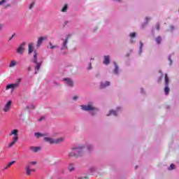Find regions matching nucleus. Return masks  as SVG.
<instances>
[{
	"label": "nucleus",
	"instance_id": "09e8293b",
	"mask_svg": "<svg viewBox=\"0 0 179 179\" xmlns=\"http://www.w3.org/2000/svg\"><path fill=\"white\" fill-rule=\"evenodd\" d=\"M43 119H44V117H41V118L39 119V121H43Z\"/></svg>",
	"mask_w": 179,
	"mask_h": 179
},
{
	"label": "nucleus",
	"instance_id": "e433bc0d",
	"mask_svg": "<svg viewBox=\"0 0 179 179\" xmlns=\"http://www.w3.org/2000/svg\"><path fill=\"white\" fill-rule=\"evenodd\" d=\"M34 8V2H32L29 7V9H33Z\"/></svg>",
	"mask_w": 179,
	"mask_h": 179
},
{
	"label": "nucleus",
	"instance_id": "ea45409f",
	"mask_svg": "<svg viewBox=\"0 0 179 179\" xmlns=\"http://www.w3.org/2000/svg\"><path fill=\"white\" fill-rule=\"evenodd\" d=\"M88 71L92 70V62L89 63V66L87 68Z\"/></svg>",
	"mask_w": 179,
	"mask_h": 179
},
{
	"label": "nucleus",
	"instance_id": "b1692460",
	"mask_svg": "<svg viewBox=\"0 0 179 179\" xmlns=\"http://www.w3.org/2000/svg\"><path fill=\"white\" fill-rule=\"evenodd\" d=\"M162 36H158L155 38L157 44H160V43H162Z\"/></svg>",
	"mask_w": 179,
	"mask_h": 179
},
{
	"label": "nucleus",
	"instance_id": "4468645a",
	"mask_svg": "<svg viewBox=\"0 0 179 179\" xmlns=\"http://www.w3.org/2000/svg\"><path fill=\"white\" fill-rule=\"evenodd\" d=\"M34 51H36V50H34V43H29L28 45V54L30 55L33 52L34 54Z\"/></svg>",
	"mask_w": 179,
	"mask_h": 179
},
{
	"label": "nucleus",
	"instance_id": "473e14b6",
	"mask_svg": "<svg viewBox=\"0 0 179 179\" xmlns=\"http://www.w3.org/2000/svg\"><path fill=\"white\" fill-rule=\"evenodd\" d=\"M129 36H130V37H131V38H135V37H136V33L132 32V33L130 34Z\"/></svg>",
	"mask_w": 179,
	"mask_h": 179
},
{
	"label": "nucleus",
	"instance_id": "412c9836",
	"mask_svg": "<svg viewBox=\"0 0 179 179\" xmlns=\"http://www.w3.org/2000/svg\"><path fill=\"white\" fill-rule=\"evenodd\" d=\"M18 133H19V130L13 129L11 131V132L10 134V136H12V135H14V136H17Z\"/></svg>",
	"mask_w": 179,
	"mask_h": 179
},
{
	"label": "nucleus",
	"instance_id": "f257e3e1",
	"mask_svg": "<svg viewBox=\"0 0 179 179\" xmlns=\"http://www.w3.org/2000/svg\"><path fill=\"white\" fill-rule=\"evenodd\" d=\"M83 152H85V145H80L73 147L71 149V152L69 153V157H79V156L83 155Z\"/></svg>",
	"mask_w": 179,
	"mask_h": 179
},
{
	"label": "nucleus",
	"instance_id": "4be33fe9",
	"mask_svg": "<svg viewBox=\"0 0 179 179\" xmlns=\"http://www.w3.org/2000/svg\"><path fill=\"white\" fill-rule=\"evenodd\" d=\"M68 169L69 171H73L75 170V165L73 164H69Z\"/></svg>",
	"mask_w": 179,
	"mask_h": 179
},
{
	"label": "nucleus",
	"instance_id": "5fc2aeb1",
	"mask_svg": "<svg viewBox=\"0 0 179 179\" xmlns=\"http://www.w3.org/2000/svg\"><path fill=\"white\" fill-rule=\"evenodd\" d=\"M135 169H138V166H136Z\"/></svg>",
	"mask_w": 179,
	"mask_h": 179
},
{
	"label": "nucleus",
	"instance_id": "a211bd4d",
	"mask_svg": "<svg viewBox=\"0 0 179 179\" xmlns=\"http://www.w3.org/2000/svg\"><path fill=\"white\" fill-rule=\"evenodd\" d=\"M104 65H108L110 64V55L103 56Z\"/></svg>",
	"mask_w": 179,
	"mask_h": 179
},
{
	"label": "nucleus",
	"instance_id": "2f4dec72",
	"mask_svg": "<svg viewBox=\"0 0 179 179\" xmlns=\"http://www.w3.org/2000/svg\"><path fill=\"white\" fill-rule=\"evenodd\" d=\"M89 170L90 171V173H94V171H96V167L91 166V167H90Z\"/></svg>",
	"mask_w": 179,
	"mask_h": 179
},
{
	"label": "nucleus",
	"instance_id": "0eeeda50",
	"mask_svg": "<svg viewBox=\"0 0 179 179\" xmlns=\"http://www.w3.org/2000/svg\"><path fill=\"white\" fill-rule=\"evenodd\" d=\"M170 80L169 79V76L165 74V88H164V93L167 96L170 92V88L169 87V83Z\"/></svg>",
	"mask_w": 179,
	"mask_h": 179
},
{
	"label": "nucleus",
	"instance_id": "4d7b16f0",
	"mask_svg": "<svg viewBox=\"0 0 179 179\" xmlns=\"http://www.w3.org/2000/svg\"><path fill=\"white\" fill-rule=\"evenodd\" d=\"M58 179H62V178H58Z\"/></svg>",
	"mask_w": 179,
	"mask_h": 179
},
{
	"label": "nucleus",
	"instance_id": "7ed1b4c3",
	"mask_svg": "<svg viewBox=\"0 0 179 179\" xmlns=\"http://www.w3.org/2000/svg\"><path fill=\"white\" fill-rule=\"evenodd\" d=\"M72 36V34H68L66 36V38L64 39V38H62L61 40L62 41V45H61V51L62 54H66L68 52V43H69V39Z\"/></svg>",
	"mask_w": 179,
	"mask_h": 179
},
{
	"label": "nucleus",
	"instance_id": "f8f14e48",
	"mask_svg": "<svg viewBox=\"0 0 179 179\" xmlns=\"http://www.w3.org/2000/svg\"><path fill=\"white\" fill-rule=\"evenodd\" d=\"M110 83L109 81H101L100 83L101 89H106L108 86H110Z\"/></svg>",
	"mask_w": 179,
	"mask_h": 179
},
{
	"label": "nucleus",
	"instance_id": "58836bf2",
	"mask_svg": "<svg viewBox=\"0 0 179 179\" xmlns=\"http://www.w3.org/2000/svg\"><path fill=\"white\" fill-rule=\"evenodd\" d=\"M156 29L157 30H160V24H159V23L156 24Z\"/></svg>",
	"mask_w": 179,
	"mask_h": 179
},
{
	"label": "nucleus",
	"instance_id": "de8ad7c7",
	"mask_svg": "<svg viewBox=\"0 0 179 179\" xmlns=\"http://www.w3.org/2000/svg\"><path fill=\"white\" fill-rule=\"evenodd\" d=\"M171 30H174V26H171Z\"/></svg>",
	"mask_w": 179,
	"mask_h": 179
},
{
	"label": "nucleus",
	"instance_id": "7c9ffc66",
	"mask_svg": "<svg viewBox=\"0 0 179 179\" xmlns=\"http://www.w3.org/2000/svg\"><path fill=\"white\" fill-rule=\"evenodd\" d=\"M168 61H169V65H172L173 64V59H171V55H169L168 57Z\"/></svg>",
	"mask_w": 179,
	"mask_h": 179
},
{
	"label": "nucleus",
	"instance_id": "393cba45",
	"mask_svg": "<svg viewBox=\"0 0 179 179\" xmlns=\"http://www.w3.org/2000/svg\"><path fill=\"white\" fill-rule=\"evenodd\" d=\"M34 136H36V138H38L41 136H44V134H41V133L36 132L34 134Z\"/></svg>",
	"mask_w": 179,
	"mask_h": 179
},
{
	"label": "nucleus",
	"instance_id": "dca6fc26",
	"mask_svg": "<svg viewBox=\"0 0 179 179\" xmlns=\"http://www.w3.org/2000/svg\"><path fill=\"white\" fill-rule=\"evenodd\" d=\"M29 150L34 152V153H37V152H40L41 150V147L31 146L29 148Z\"/></svg>",
	"mask_w": 179,
	"mask_h": 179
},
{
	"label": "nucleus",
	"instance_id": "6ab92c4d",
	"mask_svg": "<svg viewBox=\"0 0 179 179\" xmlns=\"http://www.w3.org/2000/svg\"><path fill=\"white\" fill-rule=\"evenodd\" d=\"M16 163L15 161H12L10 162H9L8 164H7V165L6 166V167H4L3 169V171H5V170H8V169H9V167H12V166H13V164Z\"/></svg>",
	"mask_w": 179,
	"mask_h": 179
},
{
	"label": "nucleus",
	"instance_id": "c03bdc74",
	"mask_svg": "<svg viewBox=\"0 0 179 179\" xmlns=\"http://www.w3.org/2000/svg\"><path fill=\"white\" fill-rule=\"evenodd\" d=\"M2 27H3V24H0V30H2Z\"/></svg>",
	"mask_w": 179,
	"mask_h": 179
},
{
	"label": "nucleus",
	"instance_id": "bb28decb",
	"mask_svg": "<svg viewBox=\"0 0 179 179\" xmlns=\"http://www.w3.org/2000/svg\"><path fill=\"white\" fill-rule=\"evenodd\" d=\"M16 65V62H15V60H12L10 63V68H13V66H15Z\"/></svg>",
	"mask_w": 179,
	"mask_h": 179
},
{
	"label": "nucleus",
	"instance_id": "f3484780",
	"mask_svg": "<svg viewBox=\"0 0 179 179\" xmlns=\"http://www.w3.org/2000/svg\"><path fill=\"white\" fill-rule=\"evenodd\" d=\"M115 69L113 70V73L115 75H120V68L118 67V65H117L116 62H114Z\"/></svg>",
	"mask_w": 179,
	"mask_h": 179
},
{
	"label": "nucleus",
	"instance_id": "ddd939ff",
	"mask_svg": "<svg viewBox=\"0 0 179 179\" xmlns=\"http://www.w3.org/2000/svg\"><path fill=\"white\" fill-rule=\"evenodd\" d=\"M17 52L18 54H23L24 52V43H22L17 49Z\"/></svg>",
	"mask_w": 179,
	"mask_h": 179
},
{
	"label": "nucleus",
	"instance_id": "c85d7f7f",
	"mask_svg": "<svg viewBox=\"0 0 179 179\" xmlns=\"http://www.w3.org/2000/svg\"><path fill=\"white\" fill-rule=\"evenodd\" d=\"M68 10V4H66L62 8V12H66Z\"/></svg>",
	"mask_w": 179,
	"mask_h": 179
},
{
	"label": "nucleus",
	"instance_id": "f704fd0d",
	"mask_svg": "<svg viewBox=\"0 0 179 179\" xmlns=\"http://www.w3.org/2000/svg\"><path fill=\"white\" fill-rule=\"evenodd\" d=\"M150 20V17H145V22H144V24L143 26H145V24H148V22Z\"/></svg>",
	"mask_w": 179,
	"mask_h": 179
},
{
	"label": "nucleus",
	"instance_id": "39448f33",
	"mask_svg": "<svg viewBox=\"0 0 179 179\" xmlns=\"http://www.w3.org/2000/svg\"><path fill=\"white\" fill-rule=\"evenodd\" d=\"M64 141V138H51L50 137H45L44 138V141L48 142V143H50L51 145L52 143H61Z\"/></svg>",
	"mask_w": 179,
	"mask_h": 179
},
{
	"label": "nucleus",
	"instance_id": "603ef678",
	"mask_svg": "<svg viewBox=\"0 0 179 179\" xmlns=\"http://www.w3.org/2000/svg\"><path fill=\"white\" fill-rule=\"evenodd\" d=\"M31 171H36V170H34V169H31Z\"/></svg>",
	"mask_w": 179,
	"mask_h": 179
},
{
	"label": "nucleus",
	"instance_id": "c9c22d12",
	"mask_svg": "<svg viewBox=\"0 0 179 179\" xmlns=\"http://www.w3.org/2000/svg\"><path fill=\"white\" fill-rule=\"evenodd\" d=\"M35 164H37V162H31L29 164H28V165H29L30 167H31V165L35 166Z\"/></svg>",
	"mask_w": 179,
	"mask_h": 179
},
{
	"label": "nucleus",
	"instance_id": "8fccbe9b",
	"mask_svg": "<svg viewBox=\"0 0 179 179\" xmlns=\"http://www.w3.org/2000/svg\"><path fill=\"white\" fill-rule=\"evenodd\" d=\"M55 85H58V83H57L56 81L54 82Z\"/></svg>",
	"mask_w": 179,
	"mask_h": 179
},
{
	"label": "nucleus",
	"instance_id": "5701e85b",
	"mask_svg": "<svg viewBox=\"0 0 179 179\" xmlns=\"http://www.w3.org/2000/svg\"><path fill=\"white\" fill-rule=\"evenodd\" d=\"M86 147H87L88 152H92V150H93V145H92L90 144H87Z\"/></svg>",
	"mask_w": 179,
	"mask_h": 179
},
{
	"label": "nucleus",
	"instance_id": "a878e982",
	"mask_svg": "<svg viewBox=\"0 0 179 179\" xmlns=\"http://www.w3.org/2000/svg\"><path fill=\"white\" fill-rule=\"evenodd\" d=\"M142 48H143V43L141 41H140L139 55L142 54Z\"/></svg>",
	"mask_w": 179,
	"mask_h": 179
},
{
	"label": "nucleus",
	"instance_id": "cd10ccee",
	"mask_svg": "<svg viewBox=\"0 0 179 179\" xmlns=\"http://www.w3.org/2000/svg\"><path fill=\"white\" fill-rule=\"evenodd\" d=\"M49 45H50V48H51V50H54V48H57L58 47V45H53L51 42L49 43Z\"/></svg>",
	"mask_w": 179,
	"mask_h": 179
},
{
	"label": "nucleus",
	"instance_id": "72a5a7b5",
	"mask_svg": "<svg viewBox=\"0 0 179 179\" xmlns=\"http://www.w3.org/2000/svg\"><path fill=\"white\" fill-rule=\"evenodd\" d=\"M174 167H176V165H174V164H171V166L168 168V170H174Z\"/></svg>",
	"mask_w": 179,
	"mask_h": 179
},
{
	"label": "nucleus",
	"instance_id": "49530a36",
	"mask_svg": "<svg viewBox=\"0 0 179 179\" xmlns=\"http://www.w3.org/2000/svg\"><path fill=\"white\" fill-rule=\"evenodd\" d=\"M115 2H121V0H113Z\"/></svg>",
	"mask_w": 179,
	"mask_h": 179
},
{
	"label": "nucleus",
	"instance_id": "a18cd8bd",
	"mask_svg": "<svg viewBox=\"0 0 179 179\" xmlns=\"http://www.w3.org/2000/svg\"><path fill=\"white\" fill-rule=\"evenodd\" d=\"M27 71L28 72H30V71H31V67H28Z\"/></svg>",
	"mask_w": 179,
	"mask_h": 179
},
{
	"label": "nucleus",
	"instance_id": "79ce46f5",
	"mask_svg": "<svg viewBox=\"0 0 179 179\" xmlns=\"http://www.w3.org/2000/svg\"><path fill=\"white\" fill-rule=\"evenodd\" d=\"M79 99V96H74L73 97V100H74L75 101H76V100H77V99Z\"/></svg>",
	"mask_w": 179,
	"mask_h": 179
},
{
	"label": "nucleus",
	"instance_id": "20e7f679",
	"mask_svg": "<svg viewBox=\"0 0 179 179\" xmlns=\"http://www.w3.org/2000/svg\"><path fill=\"white\" fill-rule=\"evenodd\" d=\"M37 55H38V53H37V51H34V57L32 59V62H34V64H36V66H35V75H36L37 73V71H40V68H41V64L42 62H37Z\"/></svg>",
	"mask_w": 179,
	"mask_h": 179
},
{
	"label": "nucleus",
	"instance_id": "423d86ee",
	"mask_svg": "<svg viewBox=\"0 0 179 179\" xmlns=\"http://www.w3.org/2000/svg\"><path fill=\"white\" fill-rule=\"evenodd\" d=\"M20 79H18L15 83H11L6 85V90H9V89H16V87H19V85L20 84Z\"/></svg>",
	"mask_w": 179,
	"mask_h": 179
},
{
	"label": "nucleus",
	"instance_id": "37998d69",
	"mask_svg": "<svg viewBox=\"0 0 179 179\" xmlns=\"http://www.w3.org/2000/svg\"><path fill=\"white\" fill-rule=\"evenodd\" d=\"M141 94H145V91L143 90V88H141Z\"/></svg>",
	"mask_w": 179,
	"mask_h": 179
},
{
	"label": "nucleus",
	"instance_id": "2eb2a0df",
	"mask_svg": "<svg viewBox=\"0 0 179 179\" xmlns=\"http://www.w3.org/2000/svg\"><path fill=\"white\" fill-rule=\"evenodd\" d=\"M18 140L19 137L17 136H14L13 138V141L8 145V148H12V146H13V145H15Z\"/></svg>",
	"mask_w": 179,
	"mask_h": 179
},
{
	"label": "nucleus",
	"instance_id": "c756f323",
	"mask_svg": "<svg viewBox=\"0 0 179 179\" xmlns=\"http://www.w3.org/2000/svg\"><path fill=\"white\" fill-rule=\"evenodd\" d=\"M27 108L28 110H33L34 108H35V106H34V105H33V104H30V105H29V106H27Z\"/></svg>",
	"mask_w": 179,
	"mask_h": 179
},
{
	"label": "nucleus",
	"instance_id": "6e6d98bb",
	"mask_svg": "<svg viewBox=\"0 0 179 179\" xmlns=\"http://www.w3.org/2000/svg\"><path fill=\"white\" fill-rule=\"evenodd\" d=\"M90 59H91V60H93V59H93V58H91Z\"/></svg>",
	"mask_w": 179,
	"mask_h": 179
},
{
	"label": "nucleus",
	"instance_id": "4c0bfd02",
	"mask_svg": "<svg viewBox=\"0 0 179 179\" xmlns=\"http://www.w3.org/2000/svg\"><path fill=\"white\" fill-rule=\"evenodd\" d=\"M7 1H8V0H1V1H0V6H1V5H3V3H5L6 2H7Z\"/></svg>",
	"mask_w": 179,
	"mask_h": 179
},
{
	"label": "nucleus",
	"instance_id": "a19ab883",
	"mask_svg": "<svg viewBox=\"0 0 179 179\" xmlns=\"http://www.w3.org/2000/svg\"><path fill=\"white\" fill-rule=\"evenodd\" d=\"M15 34H13L11 36V37L8 39V41H12V38H13V37H15Z\"/></svg>",
	"mask_w": 179,
	"mask_h": 179
},
{
	"label": "nucleus",
	"instance_id": "9d476101",
	"mask_svg": "<svg viewBox=\"0 0 179 179\" xmlns=\"http://www.w3.org/2000/svg\"><path fill=\"white\" fill-rule=\"evenodd\" d=\"M12 107V101L9 100L8 102L5 104L3 110L4 113H8L9 110H10V108Z\"/></svg>",
	"mask_w": 179,
	"mask_h": 179
},
{
	"label": "nucleus",
	"instance_id": "3c124183",
	"mask_svg": "<svg viewBox=\"0 0 179 179\" xmlns=\"http://www.w3.org/2000/svg\"><path fill=\"white\" fill-rule=\"evenodd\" d=\"M64 24H68V21H66V22H64Z\"/></svg>",
	"mask_w": 179,
	"mask_h": 179
},
{
	"label": "nucleus",
	"instance_id": "1a4fd4ad",
	"mask_svg": "<svg viewBox=\"0 0 179 179\" xmlns=\"http://www.w3.org/2000/svg\"><path fill=\"white\" fill-rule=\"evenodd\" d=\"M45 40H47V36H41L38 38L36 45V48H40V47H41V44H43V42Z\"/></svg>",
	"mask_w": 179,
	"mask_h": 179
},
{
	"label": "nucleus",
	"instance_id": "864d4df0",
	"mask_svg": "<svg viewBox=\"0 0 179 179\" xmlns=\"http://www.w3.org/2000/svg\"><path fill=\"white\" fill-rule=\"evenodd\" d=\"M131 43H134V41H133V40H131Z\"/></svg>",
	"mask_w": 179,
	"mask_h": 179
},
{
	"label": "nucleus",
	"instance_id": "6e6552de",
	"mask_svg": "<svg viewBox=\"0 0 179 179\" xmlns=\"http://www.w3.org/2000/svg\"><path fill=\"white\" fill-rule=\"evenodd\" d=\"M121 111V107L118 106L116 109V110H110L109 113L107 114L108 117H110V115H114V117H117L118 115V113Z\"/></svg>",
	"mask_w": 179,
	"mask_h": 179
},
{
	"label": "nucleus",
	"instance_id": "aec40b11",
	"mask_svg": "<svg viewBox=\"0 0 179 179\" xmlns=\"http://www.w3.org/2000/svg\"><path fill=\"white\" fill-rule=\"evenodd\" d=\"M25 170H26L27 176H30V174H31V166H30V165H27L25 167Z\"/></svg>",
	"mask_w": 179,
	"mask_h": 179
},
{
	"label": "nucleus",
	"instance_id": "9b49d317",
	"mask_svg": "<svg viewBox=\"0 0 179 179\" xmlns=\"http://www.w3.org/2000/svg\"><path fill=\"white\" fill-rule=\"evenodd\" d=\"M64 81L65 82L66 85H67V86H69V87H73V81H72V79L69 78H64Z\"/></svg>",
	"mask_w": 179,
	"mask_h": 179
},
{
	"label": "nucleus",
	"instance_id": "f03ea898",
	"mask_svg": "<svg viewBox=\"0 0 179 179\" xmlns=\"http://www.w3.org/2000/svg\"><path fill=\"white\" fill-rule=\"evenodd\" d=\"M80 108L83 111H91V115H96L99 111L98 108L94 107V103L92 101L89 102L87 105H81Z\"/></svg>",
	"mask_w": 179,
	"mask_h": 179
}]
</instances>
